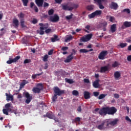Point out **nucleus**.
<instances>
[{"label":"nucleus","instance_id":"obj_1","mask_svg":"<svg viewBox=\"0 0 131 131\" xmlns=\"http://www.w3.org/2000/svg\"><path fill=\"white\" fill-rule=\"evenodd\" d=\"M36 86L33 88L32 91L34 94H39L43 90V86L42 83H38Z\"/></svg>","mask_w":131,"mask_h":131},{"label":"nucleus","instance_id":"obj_2","mask_svg":"<svg viewBox=\"0 0 131 131\" xmlns=\"http://www.w3.org/2000/svg\"><path fill=\"white\" fill-rule=\"evenodd\" d=\"M54 95L56 96H62L65 94V91L60 90V88L58 86L54 87L53 88Z\"/></svg>","mask_w":131,"mask_h":131},{"label":"nucleus","instance_id":"obj_3","mask_svg":"<svg viewBox=\"0 0 131 131\" xmlns=\"http://www.w3.org/2000/svg\"><path fill=\"white\" fill-rule=\"evenodd\" d=\"M72 53L67 57L66 59L64 60V63H70L73 59H74L73 55H76V51L75 49H72Z\"/></svg>","mask_w":131,"mask_h":131},{"label":"nucleus","instance_id":"obj_4","mask_svg":"<svg viewBox=\"0 0 131 131\" xmlns=\"http://www.w3.org/2000/svg\"><path fill=\"white\" fill-rule=\"evenodd\" d=\"M101 15H102V11L96 10L94 12L89 14L88 17L89 19H93V18H95L96 16H101Z\"/></svg>","mask_w":131,"mask_h":131},{"label":"nucleus","instance_id":"obj_5","mask_svg":"<svg viewBox=\"0 0 131 131\" xmlns=\"http://www.w3.org/2000/svg\"><path fill=\"white\" fill-rule=\"evenodd\" d=\"M117 112V109L114 106H107V114L108 115H114Z\"/></svg>","mask_w":131,"mask_h":131},{"label":"nucleus","instance_id":"obj_6","mask_svg":"<svg viewBox=\"0 0 131 131\" xmlns=\"http://www.w3.org/2000/svg\"><path fill=\"white\" fill-rule=\"evenodd\" d=\"M24 94L27 99L25 101V103H26L27 104H29V103L31 102V100H32V96H30V94H29L28 92H26Z\"/></svg>","mask_w":131,"mask_h":131},{"label":"nucleus","instance_id":"obj_7","mask_svg":"<svg viewBox=\"0 0 131 131\" xmlns=\"http://www.w3.org/2000/svg\"><path fill=\"white\" fill-rule=\"evenodd\" d=\"M108 52L107 51H102L98 56V58L99 60H104L106 59V56H107Z\"/></svg>","mask_w":131,"mask_h":131},{"label":"nucleus","instance_id":"obj_8","mask_svg":"<svg viewBox=\"0 0 131 131\" xmlns=\"http://www.w3.org/2000/svg\"><path fill=\"white\" fill-rule=\"evenodd\" d=\"M99 113L100 115H106V114H108V106L101 108Z\"/></svg>","mask_w":131,"mask_h":131},{"label":"nucleus","instance_id":"obj_9","mask_svg":"<svg viewBox=\"0 0 131 131\" xmlns=\"http://www.w3.org/2000/svg\"><path fill=\"white\" fill-rule=\"evenodd\" d=\"M131 27V21H125L123 23V25L121 27V29H125V28H129Z\"/></svg>","mask_w":131,"mask_h":131},{"label":"nucleus","instance_id":"obj_10","mask_svg":"<svg viewBox=\"0 0 131 131\" xmlns=\"http://www.w3.org/2000/svg\"><path fill=\"white\" fill-rule=\"evenodd\" d=\"M60 20V18L59 16L57 14H55L54 16H51L50 18V20L51 22H53L54 23H56V22H58Z\"/></svg>","mask_w":131,"mask_h":131},{"label":"nucleus","instance_id":"obj_11","mask_svg":"<svg viewBox=\"0 0 131 131\" xmlns=\"http://www.w3.org/2000/svg\"><path fill=\"white\" fill-rule=\"evenodd\" d=\"M39 26H40V29H41V30H46V29H48V28H49V24L39 23Z\"/></svg>","mask_w":131,"mask_h":131},{"label":"nucleus","instance_id":"obj_12","mask_svg":"<svg viewBox=\"0 0 131 131\" xmlns=\"http://www.w3.org/2000/svg\"><path fill=\"white\" fill-rule=\"evenodd\" d=\"M110 8L114 10H117L118 9V5L115 2H112L111 4H110Z\"/></svg>","mask_w":131,"mask_h":131},{"label":"nucleus","instance_id":"obj_13","mask_svg":"<svg viewBox=\"0 0 131 131\" xmlns=\"http://www.w3.org/2000/svg\"><path fill=\"white\" fill-rule=\"evenodd\" d=\"M43 1L47 2V0H35V2L37 7L40 8L43 6Z\"/></svg>","mask_w":131,"mask_h":131},{"label":"nucleus","instance_id":"obj_14","mask_svg":"<svg viewBox=\"0 0 131 131\" xmlns=\"http://www.w3.org/2000/svg\"><path fill=\"white\" fill-rule=\"evenodd\" d=\"M30 8L31 9H34L36 13H38V8H37V6L35 5V4H34L33 2H31L30 3Z\"/></svg>","mask_w":131,"mask_h":131},{"label":"nucleus","instance_id":"obj_15","mask_svg":"<svg viewBox=\"0 0 131 131\" xmlns=\"http://www.w3.org/2000/svg\"><path fill=\"white\" fill-rule=\"evenodd\" d=\"M103 125L105 126V128L109 127V125H110V119H106L102 121Z\"/></svg>","mask_w":131,"mask_h":131},{"label":"nucleus","instance_id":"obj_16","mask_svg":"<svg viewBox=\"0 0 131 131\" xmlns=\"http://www.w3.org/2000/svg\"><path fill=\"white\" fill-rule=\"evenodd\" d=\"M108 70H109V68H108V66H106L101 67L100 72L101 73H105V72H106Z\"/></svg>","mask_w":131,"mask_h":131},{"label":"nucleus","instance_id":"obj_17","mask_svg":"<svg viewBox=\"0 0 131 131\" xmlns=\"http://www.w3.org/2000/svg\"><path fill=\"white\" fill-rule=\"evenodd\" d=\"M95 3H97L99 9H105V7L102 5V0H94Z\"/></svg>","mask_w":131,"mask_h":131},{"label":"nucleus","instance_id":"obj_18","mask_svg":"<svg viewBox=\"0 0 131 131\" xmlns=\"http://www.w3.org/2000/svg\"><path fill=\"white\" fill-rule=\"evenodd\" d=\"M13 24L15 28H18L19 26V20L17 18H14L13 20Z\"/></svg>","mask_w":131,"mask_h":131},{"label":"nucleus","instance_id":"obj_19","mask_svg":"<svg viewBox=\"0 0 131 131\" xmlns=\"http://www.w3.org/2000/svg\"><path fill=\"white\" fill-rule=\"evenodd\" d=\"M99 82H100V80L99 79H97V80L94 81L93 83V86H94V88H95V89H98V88H99V86L100 85Z\"/></svg>","mask_w":131,"mask_h":131},{"label":"nucleus","instance_id":"obj_20","mask_svg":"<svg viewBox=\"0 0 131 131\" xmlns=\"http://www.w3.org/2000/svg\"><path fill=\"white\" fill-rule=\"evenodd\" d=\"M114 77H115V79H116V80H118V79H119V77H120V76H121V75L120 74V73L119 71H116L114 73Z\"/></svg>","mask_w":131,"mask_h":131},{"label":"nucleus","instance_id":"obj_21","mask_svg":"<svg viewBox=\"0 0 131 131\" xmlns=\"http://www.w3.org/2000/svg\"><path fill=\"white\" fill-rule=\"evenodd\" d=\"M118 119H115L113 121H111V120L110 119V125H112L113 126L116 125V124H117V122H118Z\"/></svg>","mask_w":131,"mask_h":131},{"label":"nucleus","instance_id":"obj_22","mask_svg":"<svg viewBox=\"0 0 131 131\" xmlns=\"http://www.w3.org/2000/svg\"><path fill=\"white\" fill-rule=\"evenodd\" d=\"M84 98L85 100H88L91 98V93L88 91L84 92Z\"/></svg>","mask_w":131,"mask_h":131},{"label":"nucleus","instance_id":"obj_23","mask_svg":"<svg viewBox=\"0 0 131 131\" xmlns=\"http://www.w3.org/2000/svg\"><path fill=\"white\" fill-rule=\"evenodd\" d=\"M43 116L44 117H48L50 119H54V118H55V116H54V115L50 113H47L46 115H44Z\"/></svg>","mask_w":131,"mask_h":131},{"label":"nucleus","instance_id":"obj_24","mask_svg":"<svg viewBox=\"0 0 131 131\" xmlns=\"http://www.w3.org/2000/svg\"><path fill=\"white\" fill-rule=\"evenodd\" d=\"M71 6V7H70L69 9V11H72L74 9H77V8H78V4H72Z\"/></svg>","mask_w":131,"mask_h":131},{"label":"nucleus","instance_id":"obj_25","mask_svg":"<svg viewBox=\"0 0 131 131\" xmlns=\"http://www.w3.org/2000/svg\"><path fill=\"white\" fill-rule=\"evenodd\" d=\"M104 123H103V122H101V123L98 125L97 126H96L97 128H98V129H100V130H102V129H105V128H106V127H105L104 126Z\"/></svg>","mask_w":131,"mask_h":131},{"label":"nucleus","instance_id":"obj_26","mask_svg":"<svg viewBox=\"0 0 131 131\" xmlns=\"http://www.w3.org/2000/svg\"><path fill=\"white\" fill-rule=\"evenodd\" d=\"M6 96L7 97L6 100L7 101H13L14 100V98L13 97V95H10L8 93H6Z\"/></svg>","mask_w":131,"mask_h":131},{"label":"nucleus","instance_id":"obj_27","mask_svg":"<svg viewBox=\"0 0 131 131\" xmlns=\"http://www.w3.org/2000/svg\"><path fill=\"white\" fill-rule=\"evenodd\" d=\"M111 31L112 33H114L116 31V24H114L111 26Z\"/></svg>","mask_w":131,"mask_h":131},{"label":"nucleus","instance_id":"obj_28","mask_svg":"<svg viewBox=\"0 0 131 131\" xmlns=\"http://www.w3.org/2000/svg\"><path fill=\"white\" fill-rule=\"evenodd\" d=\"M86 9L88 11H93L95 9V6L93 5H88L86 6Z\"/></svg>","mask_w":131,"mask_h":131},{"label":"nucleus","instance_id":"obj_29","mask_svg":"<svg viewBox=\"0 0 131 131\" xmlns=\"http://www.w3.org/2000/svg\"><path fill=\"white\" fill-rule=\"evenodd\" d=\"M9 111H11V109L10 108H4L3 110V112L5 115H9Z\"/></svg>","mask_w":131,"mask_h":131},{"label":"nucleus","instance_id":"obj_30","mask_svg":"<svg viewBox=\"0 0 131 131\" xmlns=\"http://www.w3.org/2000/svg\"><path fill=\"white\" fill-rule=\"evenodd\" d=\"M62 9L64 10V11H69V9H70V7L68 6V5H62Z\"/></svg>","mask_w":131,"mask_h":131},{"label":"nucleus","instance_id":"obj_31","mask_svg":"<svg viewBox=\"0 0 131 131\" xmlns=\"http://www.w3.org/2000/svg\"><path fill=\"white\" fill-rule=\"evenodd\" d=\"M43 74V72L40 73L39 74H33L32 76V79H35L37 76H40V75H42Z\"/></svg>","mask_w":131,"mask_h":131},{"label":"nucleus","instance_id":"obj_32","mask_svg":"<svg viewBox=\"0 0 131 131\" xmlns=\"http://www.w3.org/2000/svg\"><path fill=\"white\" fill-rule=\"evenodd\" d=\"M58 40H59V39H58V36L57 35H54V38H51V41L52 42H55V41Z\"/></svg>","mask_w":131,"mask_h":131},{"label":"nucleus","instance_id":"obj_33","mask_svg":"<svg viewBox=\"0 0 131 131\" xmlns=\"http://www.w3.org/2000/svg\"><path fill=\"white\" fill-rule=\"evenodd\" d=\"M73 38V36H72V35H70L68 37L65 39L64 41H66V42H67V41H70V40H72Z\"/></svg>","mask_w":131,"mask_h":131},{"label":"nucleus","instance_id":"obj_34","mask_svg":"<svg viewBox=\"0 0 131 131\" xmlns=\"http://www.w3.org/2000/svg\"><path fill=\"white\" fill-rule=\"evenodd\" d=\"M112 67L115 68V67H117V66H119V63L117 61H115L112 64Z\"/></svg>","mask_w":131,"mask_h":131},{"label":"nucleus","instance_id":"obj_35","mask_svg":"<svg viewBox=\"0 0 131 131\" xmlns=\"http://www.w3.org/2000/svg\"><path fill=\"white\" fill-rule=\"evenodd\" d=\"M122 12L123 13L126 12V13H127V14H130V10L128 8L124 9V10H123V11Z\"/></svg>","mask_w":131,"mask_h":131},{"label":"nucleus","instance_id":"obj_36","mask_svg":"<svg viewBox=\"0 0 131 131\" xmlns=\"http://www.w3.org/2000/svg\"><path fill=\"white\" fill-rule=\"evenodd\" d=\"M21 1L23 3V5L24 6V7H27V4L29 3V1L28 0H21Z\"/></svg>","mask_w":131,"mask_h":131},{"label":"nucleus","instance_id":"obj_37","mask_svg":"<svg viewBox=\"0 0 131 131\" xmlns=\"http://www.w3.org/2000/svg\"><path fill=\"white\" fill-rule=\"evenodd\" d=\"M27 83H29V82L28 81H26V80H24L21 83L20 85L21 86H24V85H25V84H27Z\"/></svg>","mask_w":131,"mask_h":131},{"label":"nucleus","instance_id":"obj_38","mask_svg":"<svg viewBox=\"0 0 131 131\" xmlns=\"http://www.w3.org/2000/svg\"><path fill=\"white\" fill-rule=\"evenodd\" d=\"M72 94L73 96H78L79 95V93L76 90H73L72 92Z\"/></svg>","mask_w":131,"mask_h":131},{"label":"nucleus","instance_id":"obj_39","mask_svg":"<svg viewBox=\"0 0 131 131\" xmlns=\"http://www.w3.org/2000/svg\"><path fill=\"white\" fill-rule=\"evenodd\" d=\"M106 95L105 94H100L98 97L99 100H102V99H104L105 97H106Z\"/></svg>","mask_w":131,"mask_h":131},{"label":"nucleus","instance_id":"obj_40","mask_svg":"<svg viewBox=\"0 0 131 131\" xmlns=\"http://www.w3.org/2000/svg\"><path fill=\"white\" fill-rule=\"evenodd\" d=\"M37 33H39L40 35H43V34H45V31H43V30L40 29V31L37 30Z\"/></svg>","mask_w":131,"mask_h":131},{"label":"nucleus","instance_id":"obj_41","mask_svg":"<svg viewBox=\"0 0 131 131\" xmlns=\"http://www.w3.org/2000/svg\"><path fill=\"white\" fill-rule=\"evenodd\" d=\"M126 46H127V44L126 43H121L119 46L121 47V48H125Z\"/></svg>","mask_w":131,"mask_h":131},{"label":"nucleus","instance_id":"obj_42","mask_svg":"<svg viewBox=\"0 0 131 131\" xmlns=\"http://www.w3.org/2000/svg\"><path fill=\"white\" fill-rule=\"evenodd\" d=\"M49 58L48 55H45L43 58V61L44 62H47L48 61V59Z\"/></svg>","mask_w":131,"mask_h":131},{"label":"nucleus","instance_id":"obj_43","mask_svg":"<svg viewBox=\"0 0 131 131\" xmlns=\"http://www.w3.org/2000/svg\"><path fill=\"white\" fill-rule=\"evenodd\" d=\"M57 99H58L57 95L54 94V96L52 97V102H56Z\"/></svg>","mask_w":131,"mask_h":131},{"label":"nucleus","instance_id":"obj_44","mask_svg":"<svg viewBox=\"0 0 131 131\" xmlns=\"http://www.w3.org/2000/svg\"><path fill=\"white\" fill-rule=\"evenodd\" d=\"M31 60L30 59H26L24 61V64H28V63H30Z\"/></svg>","mask_w":131,"mask_h":131},{"label":"nucleus","instance_id":"obj_45","mask_svg":"<svg viewBox=\"0 0 131 131\" xmlns=\"http://www.w3.org/2000/svg\"><path fill=\"white\" fill-rule=\"evenodd\" d=\"M93 36V35L92 34H90L87 35L85 37L87 39V40H90V39H91V38H92V36Z\"/></svg>","mask_w":131,"mask_h":131},{"label":"nucleus","instance_id":"obj_46","mask_svg":"<svg viewBox=\"0 0 131 131\" xmlns=\"http://www.w3.org/2000/svg\"><path fill=\"white\" fill-rule=\"evenodd\" d=\"M100 25L102 27H107V24L106 21H104Z\"/></svg>","mask_w":131,"mask_h":131},{"label":"nucleus","instance_id":"obj_47","mask_svg":"<svg viewBox=\"0 0 131 131\" xmlns=\"http://www.w3.org/2000/svg\"><path fill=\"white\" fill-rule=\"evenodd\" d=\"M72 16H73V14H71L70 15L67 16L66 17V18L67 19V20H70L72 19Z\"/></svg>","mask_w":131,"mask_h":131},{"label":"nucleus","instance_id":"obj_48","mask_svg":"<svg viewBox=\"0 0 131 131\" xmlns=\"http://www.w3.org/2000/svg\"><path fill=\"white\" fill-rule=\"evenodd\" d=\"M67 82H68V83H70V84L73 83L74 81H73V80L70 79H67Z\"/></svg>","mask_w":131,"mask_h":131},{"label":"nucleus","instance_id":"obj_49","mask_svg":"<svg viewBox=\"0 0 131 131\" xmlns=\"http://www.w3.org/2000/svg\"><path fill=\"white\" fill-rule=\"evenodd\" d=\"M81 41H83V42H85L86 41H89L88 39H86V37H83L81 38Z\"/></svg>","mask_w":131,"mask_h":131},{"label":"nucleus","instance_id":"obj_50","mask_svg":"<svg viewBox=\"0 0 131 131\" xmlns=\"http://www.w3.org/2000/svg\"><path fill=\"white\" fill-rule=\"evenodd\" d=\"M110 22H112L113 23H114V21H115V18H114V16H110Z\"/></svg>","mask_w":131,"mask_h":131},{"label":"nucleus","instance_id":"obj_51","mask_svg":"<svg viewBox=\"0 0 131 131\" xmlns=\"http://www.w3.org/2000/svg\"><path fill=\"white\" fill-rule=\"evenodd\" d=\"M53 14H54V10L53 9H50L48 11V14L51 15H53Z\"/></svg>","mask_w":131,"mask_h":131},{"label":"nucleus","instance_id":"obj_52","mask_svg":"<svg viewBox=\"0 0 131 131\" xmlns=\"http://www.w3.org/2000/svg\"><path fill=\"white\" fill-rule=\"evenodd\" d=\"M14 62H15L14 61V59H10L9 60H8L7 61V64H12V63H14Z\"/></svg>","mask_w":131,"mask_h":131},{"label":"nucleus","instance_id":"obj_53","mask_svg":"<svg viewBox=\"0 0 131 131\" xmlns=\"http://www.w3.org/2000/svg\"><path fill=\"white\" fill-rule=\"evenodd\" d=\"M79 53H88V50L86 49H80Z\"/></svg>","mask_w":131,"mask_h":131},{"label":"nucleus","instance_id":"obj_54","mask_svg":"<svg viewBox=\"0 0 131 131\" xmlns=\"http://www.w3.org/2000/svg\"><path fill=\"white\" fill-rule=\"evenodd\" d=\"M5 108H6V109H10L9 107H11V103H7L6 104H5Z\"/></svg>","mask_w":131,"mask_h":131},{"label":"nucleus","instance_id":"obj_55","mask_svg":"<svg viewBox=\"0 0 131 131\" xmlns=\"http://www.w3.org/2000/svg\"><path fill=\"white\" fill-rule=\"evenodd\" d=\"M99 95H100L99 92H93V95L94 96V97H98V96H99Z\"/></svg>","mask_w":131,"mask_h":131},{"label":"nucleus","instance_id":"obj_56","mask_svg":"<svg viewBox=\"0 0 131 131\" xmlns=\"http://www.w3.org/2000/svg\"><path fill=\"white\" fill-rule=\"evenodd\" d=\"M51 31H52L51 29H47L45 30V33L48 34L50 33V32H51Z\"/></svg>","mask_w":131,"mask_h":131},{"label":"nucleus","instance_id":"obj_57","mask_svg":"<svg viewBox=\"0 0 131 131\" xmlns=\"http://www.w3.org/2000/svg\"><path fill=\"white\" fill-rule=\"evenodd\" d=\"M18 17L20 18V19H23L24 18V14L21 12L19 15H18Z\"/></svg>","mask_w":131,"mask_h":131},{"label":"nucleus","instance_id":"obj_58","mask_svg":"<svg viewBox=\"0 0 131 131\" xmlns=\"http://www.w3.org/2000/svg\"><path fill=\"white\" fill-rule=\"evenodd\" d=\"M75 122H79V121H80V118H79L78 117L75 118Z\"/></svg>","mask_w":131,"mask_h":131},{"label":"nucleus","instance_id":"obj_59","mask_svg":"<svg viewBox=\"0 0 131 131\" xmlns=\"http://www.w3.org/2000/svg\"><path fill=\"white\" fill-rule=\"evenodd\" d=\"M53 53H54V50L52 49L49 51L48 55L51 56V55H53Z\"/></svg>","mask_w":131,"mask_h":131},{"label":"nucleus","instance_id":"obj_60","mask_svg":"<svg viewBox=\"0 0 131 131\" xmlns=\"http://www.w3.org/2000/svg\"><path fill=\"white\" fill-rule=\"evenodd\" d=\"M19 59H20V56H16L15 58L13 59V60L14 62H17Z\"/></svg>","mask_w":131,"mask_h":131},{"label":"nucleus","instance_id":"obj_61","mask_svg":"<svg viewBox=\"0 0 131 131\" xmlns=\"http://www.w3.org/2000/svg\"><path fill=\"white\" fill-rule=\"evenodd\" d=\"M20 26L23 27V28H24V27H25V25H24V21L21 20L20 21Z\"/></svg>","mask_w":131,"mask_h":131},{"label":"nucleus","instance_id":"obj_62","mask_svg":"<svg viewBox=\"0 0 131 131\" xmlns=\"http://www.w3.org/2000/svg\"><path fill=\"white\" fill-rule=\"evenodd\" d=\"M49 5L48 3L47 2H45L44 4H43V8H47V7H49Z\"/></svg>","mask_w":131,"mask_h":131},{"label":"nucleus","instance_id":"obj_63","mask_svg":"<svg viewBox=\"0 0 131 131\" xmlns=\"http://www.w3.org/2000/svg\"><path fill=\"white\" fill-rule=\"evenodd\" d=\"M77 111H78V112H81L82 111L81 106H79L77 107Z\"/></svg>","mask_w":131,"mask_h":131},{"label":"nucleus","instance_id":"obj_64","mask_svg":"<svg viewBox=\"0 0 131 131\" xmlns=\"http://www.w3.org/2000/svg\"><path fill=\"white\" fill-rule=\"evenodd\" d=\"M67 50H68V47H64L61 48V51H63L64 52H65V51H67Z\"/></svg>","mask_w":131,"mask_h":131}]
</instances>
